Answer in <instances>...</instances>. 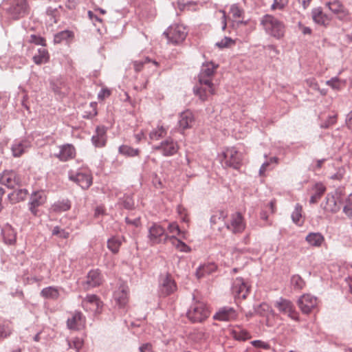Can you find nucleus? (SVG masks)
Listing matches in <instances>:
<instances>
[{
  "instance_id": "ddd939ff",
  "label": "nucleus",
  "mask_w": 352,
  "mask_h": 352,
  "mask_svg": "<svg viewBox=\"0 0 352 352\" xmlns=\"http://www.w3.org/2000/svg\"><path fill=\"white\" fill-rule=\"evenodd\" d=\"M0 183L9 188H14L21 185V179L13 170L4 171L0 175Z\"/></svg>"
},
{
  "instance_id": "20e7f679",
  "label": "nucleus",
  "mask_w": 352,
  "mask_h": 352,
  "mask_svg": "<svg viewBox=\"0 0 352 352\" xmlns=\"http://www.w3.org/2000/svg\"><path fill=\"white\" fill-rule=\"evenodd\" d=\"M170 236L166 232L165 229L158 223H153L148 228L147 238L151 245L165 244L169 241Z\"/></svg>"
},
{
  "instance_id": "3c124183",
  "label": "nucleus",
  "mask_w": 352,
  "mask_h": 352,
  "mask_svg": "<svg viewBox=\"0 0 352 352\" xmlns=\"http://www.w3.org/2000/svg\"><path fill=\"white\" fill-rule=\"evenodd\" d=\"M52 235L58 236L62 239H67L69 233L64 229H61L59 226H55L52 230Z\"/></svg>"
},
{
  "instance_id": "f03ea898",
  "label": "nucleus",
  "mask_w": 352,
  "mask_h": 352,
  "mask_svg": "<svg viewBox=\"0 0 352 352\" xmlns=\"http://www.w3.org/2000/svg\"><path fill=\"white\" fill-rule=\"evenodd\" d=\"M210 311L206 305L202 301H195L189 307L186 316L193 323L202 322L208 318Z\"/></svg>"
},
{
  "instance_id": "a878e982",
  "label": "nucleus",
  "mask_w": 352,
  "mask_h": 352,
  "mask_svg": "<svg viewBox=\"0 0 352 352\" xmlns=\"http://www.w3.org/2000/svg\"><path fill=\"white\" fill-rule=\"evenodd\" d=\"M305 240L311 246L320 247L324 241V237L320 232H310Z\"/></svg>"
},
{
  "instance_id": "72a5a7b5",
  "label": "nucleus",
  "mask_w": 352,
  "mask_h": 352,
  "mask_svg": "<svg viewBox=\"0 0 352 352\" xmlns=\"http://www.w3.org/2000/svg\"><path fill=\"white\" fill-rule=\"evenodd\" d=\"M228 217V212L224 210H218L215 212L210 217V221L212 227L222 221L223 223Z\"/></svg>"
},
{
  "instance_id": "864d4df0",
  "label": "nucleus",
  "mask_w": 352,
  "mask_h": 352,
  "mask_svg": "<svg viewBox=\"0 0 352 352\" xmlns=\"http://www.w3.org/2000/svg\"><path fill=\"white\" fill-rule=\"evenodd\" d=\"M325 161L326 159L324 158L313 161L311 164L309 165V169L311 171L316 172L321 168L323 163Z\"/></svg>"
},
{
  "instance_id": "052dcab7",
  "label": "nucleus",
  "mask_w": 352,
  "mask_h": 352,
  "mask_svg": "<svg viewBox=\"0 0 352 352\" xmlns=\"http://www.w3.org/2000/svg\"><path fill=\"white\" fill-rule=\"evenodd\" d=\"M251 344H252V346H254V347H256V348H261V349H270V345L268 343L263 342L259 340H253L251 342Z\"/></svg>"
},
{
  "instance_id": "ea45409f",
  "label": "nucleus",
  "mask_w": 352,
  "mask_h": 352,
  "mask_svg": "<svg viewBox=\"0 0 352 352\" xmlns=\"http://www.w3.org/2000/svg\"><path fill=\"white\" fill-rule=\"evenodd\" d=\"M326 85H329L334 90L339 91L345 86V81L337 77H334L327 80Z\"/></svg>"
},
{
  "instance_id": "f257e3e1",
  "label": "nucleus",
  "mask_w": 352,
  "mask_h": 352,
  "mask_svg": "<svg viewBox=\"0 0 352 352\" xmlns=\"http://www.w3.org/2000/svg\"><path fill=\"white\" fill-rule=\"evenodd\" d=\"M261 24L265 31L275 38L280 39L284 37L285 25L275 16L270 14L263 16L261 19Z\"/></svg>"
},
{
  "instance_id": "69168bd1",
  "label": "nucleus",
  "mask_w": 352,
  "mask_h": 352,
  "mask_svg": "<svg viewBox=\"0 0 352 352\" xmlns=\"http://www.w3.org/2000/svg\"><path fill=\"white\" fill-rule=\"evenodd\" d=\"M19 10L15 8L14 10L18 12L19 14H21L25 12L26 10V3L25 0H21L20 6L18 4Z\"/></svg>"
},
{
  "instance_id": "e2e57ef3",
  "label": "nucleus",
  "mask_w": 352,
  "mask_h": 352,
  "mask_svg": "<svg viewBox=\"0 0 352 352\" xmlns=\"http://www.w3.org/2000/svg\"><path fill=\"white\" fill-rule=\"evenodd\" d=\"M120 153L121 154H137L138 151L131 148V147L126 146V145H122L120 147Z\"/></svg>"
},
{
  "instance_id": "c9c22d12",
  "label": "nucleus",
  "mask_w": 352,
  "mask_h": 352,
  "mask_svg": "<svg viewBox=\"0 0 352 352\" xmlns=\"http://www.w3.org/2000/svg\"><path fill=\"white\" fill-rule=\"evenodd\" d=\"M168 241L180 252H188L190 251V248L175 235H171Z\"/></svg>"
},
{
  "instance_id": "423d86ee",
  "label": "nucleus",
  "mask_w": 352,
  "mask_h": 352,
  "mask_svg": "<svg viewBox=\"0 0 352 352\" xmlns=\"http://www.w3.org/2000/svg\"><path fill=\"white\" fill-rule=\"evenodd\" d=\"M274 307L280 313L287 314L291 319L299 321L298 313L296 311L294 304L289 300L280 297L274 302Z\"/></svg>"
},
{
  "instance_id": "5fc2aeb1",
  "label": "nucleus",
  "mask_w": 352,
  "mask_h": 352,
  "mask_svg": "<svg viewBox=\"0 0 352 352\" xmlns=\"http://www.w3.org/2000/svg\"><path fill=\"white\" fill-rule=\"evenodd\" d=\"M29 42L34 43L36 45H40L42 46L46 45L45 39L40 36H37L35 34L30 35Z\"/></svg>"
},
{
  "instance_id": "774afa93",
  "label": "nucleus",
  "mask_w": 352,
  "mask_h": 352,
  "mask_svg": "<svg viewBox=\"0 0 352 352\" xmlns=\"http://www.w3.org/2000/svg\"><path fill=\"white\" fill-rule=\"evenodd\" d=\"M140 352H154L152 349V345L150 343L142 344L139 348Z\"/></svg>"
},
{
  "instance_id": "680f3d73",
  "label": "nucleus",
  "mask_w": 352,
  "mask_h": 352,
  "mask_svg": "<svg viewBox=\"0 0 352 352\" xmlns=\"http://www.w3.org/2000/svg\"><path fill=\"white\" fill-rule=\"evenodd\" d=\"M76 152L75 148L72 144L63 145L60 154H73Z\"/></svg>"
},
{
  "instance_id": "de8ad7c7",
  "label": "nucleus",
  "mask_w": 352,
  "mask_h": 352,
  "mask_svg": "<svg viewBox=\"0 0 352 352\" xmlns=\"http://www.w3.org/2000/svg\"><path fill=\"white\" fill-rule=\"evenodd\" d=\"M235 44V41L230 37H225L219 42L216 43V45L219 48L230 47Z\"/></svg>"
},
{
  "instance_id": "0eeeda50",
  "label": "nucleus",
  "mask_w": 352,
  "mask_h": 352,
  "mask_svg": "<svg viewBox=\"0 0 352 352\" xmlns=\"http://www.w3.org/2000/svg\"><path fill=\"white\" fill-rule=\"evenodd\" d=\"M224 227L234 234L241 233L245 228V222L241 212L231 214L230 223L224 222Z\"/></svg>"
},
{
  "instance_id": "f3484780",
  "label": "nucleus",
  "mask_w": 352,
  "mask_h": 352,
  "mask_svg": "<svg viewBox=\"0 0 352 352\" xmlns=\"http://www.w3.org/2000/svg\"><path fill=\"white\" fill-rule=\"evenodd\" d=\"M298 305L303 314H309L316 306L317 299L310 294H304L298 300Z\"/></svg>"
},
{
  "instance_id": "bf43d9fd",
  "label": "nucleus",
  "mask_w": 352,
  "mask_h": 352,
  "mask_svg": "<svg viewBox=\"0 0 352 352\" xmlns=\"http://www.w3.org/2000/svg\"><path fill=\"white\" fill-rule=\"evenodd\" d=\"M12 333V329L6 325H0V339L8 337Z\"/></svg>"
},
{
  "instance_id": "2f4dec72",
  "label": "nucleus",
  "mask_w": 352,
  "mask_h": 352,
  "mask_svg": "<svg viewBox=\"0 0 352 352\" xmlns=\"http://www.w3.org/2000/svg\"><path fill=\"white\" fill-rule=\"evenodd\" d=\"M314 193L310 197L309 203L313 204L317 203L326 190L325 186L321 183H317L314 187Z\"/></svg>"
},
{
  "instance_id": "cd10ccee",
  "label": "nucleus",
  "mask_w": 352,
  "mask_h": 352,
  "mask_svg": "<svg viewBox=\"0 0 352 352\" xmlns=\"http://www.w3.org/2000/svg\"><path fill=\"white\" fill-rule=\"evenodd\" d=\"M217 270V266L213 263H209L199 266L197 270L195 275L197 278H201L206 275L210 274Z\"/></svg>"
},
{
  "instance_id": "4be33fe9",
  "label": "nucleus",
  "mask_w": 352,
  "mask_h": 352,
  "mask_svg": "<svg viewBox=\"0 0 352 352\" xmlns=\"http://www.w3.org/2000/svg\"><path fill=\"white\" fill-rule=\"evenodd\" d=\"M1 234L5 243L13 245L16 243V232L9 223L5 224L1 228Z\"/></svg>"
},
{
  "instance_id": "0e129e2a",
  "label": "nucleus",
  "mask_w": 352,
  "mask_h": 352,
  "mask_svg": "<svg viewBox=\"0 0 352 352\" xmlns=\"http://www.w3.org/2000/svg\"><path fill=\"white\" fill-rule=\"evenodd\" d=\"M125 222L128 225H132L137 228L140 225V218L138 217L132 220L126 217H125Z\"/></svg>"
},
{
  "instance_id": "e433bc0d",
  "label": "nucleus",
  "mask_w": 352,
  "mask_h": 352,
  "mask_svg": "<svg viewBox=\"0 0 352 352\" xmlns=\"http://www.w3.org/2000/svg\"><path fill=\"white\" fill-rule=\"evenodd\" d=\"M278 158L276 157H270L263 163L260 169L259 175H263L265 171L271 170L278 164Z\"/></svg>"
},
{
  "instance_id": "4468645a",
  "label": "nucleus",
  "mask_w": 352,
  "mask_h": 352,
  "mask_svg": "<svg viewBox=\"0 0 352 352\" xmlns=\"http://www.w3.org/2000/svg\"><path fill=\"white\" fill-rule=\"evenodd\" d=\"M195 94L199 97L202 102L208 100L210 96L216 94V87L213 82L209 85H197L194 88Z\"/></svg>"
},
{
  "instance_id": "6e6552de",
  "label": "nucleus",
  "mask_w": 352,
  "mask_h": 352,
  "mask_svg": "<svg viewBox=\"0 0 352 352\" xmlns=\"http://www.w3.org/2000/svg\"><path fill=\"white\" fill-rule=\"evenodd\" d=\"M81 305L85 311L100 313L103 303L96 294H88L81 301Z\"/></svg>"
},
{
  "instance_id": "dca6fc26",
  "label": "nucleus",
  "mask_w": 352,
  "mask_h": 352,
  "mask_svg": "<svg viewBox=\"0 0 352 352\" xmlns=\"http://www.w3.org/2000/svg\"><path fill=\"white\" fill-rule=\"evenodd\" d=\"M47 197L43 191H34L32 193L29 201V210L34 214H37V208L43 205L46 201Z\"/></svg>"
},
{
  "instance_id": "9d476101",
  "label": "nucleus",
  "mask_w": 352,
  "mask_h": 352,
  "mask_svg": "<svg viewBox=\"0 0 352 352\" xmlns=\"http://www.w3.org/2000/svg\"><path fill=\"white\" fill-rule=\"evenodd\" d=\"M177 289V284L170 274H167L162 278L159 286V293L161 296L166 297L173 294Z\"/></svg>"
},
{
  "instance_id": "5701e85b",
  "label": "nucleus",
  "mask_w": 352,
  "mask_h": 352,
  "mask_svg": "<svg viewBox=\"0 0 352 352\" xmlns=\"http://www.w3.org/2000/svg\"><path fill=\"white\" fill-rule=\"evenodd\" d=\"M311 16L314 21L321 25H327L330 21L331 18L325 13L323 12L321 8H316L311 11Z\"/></svg>"
},
{
  "instance_id": "603ef678",
  "label": "nucleus",
  "mask_w": 352,
  "mask_h": 352,
  "mask_svg": "<svg viewBox=\"0 0 352 352\" xmlns=\"http://www.w3.org/2000/svg\"><path fill=\"white\" fill-rule=\"evenodd\" d=\"M69 345L70 348H73L79 352L83 346V340L81 338H75L71 342H69Z\"/></svg>"
},
{
  "instance_id": "473e14b6",
  "label": "nucleus",
  "mask_w": 352,
  "mask_h": 352,
  "mask_svg": "<svg viewBox=\"0 0 352 352\" xmlns=\"http://www.w3.org/2000/svg\"><path fill=\"white\" fill-rule=\"evenodd\" d=\"M50 59L48 51L45 49H39L38 54L33 56V61L36 65L47 63Z\"/></svg>"
},
{
  "instance_id": "09e8293b",
  "label": "nucleus",
  "mask_w": 352,
  "mask_h": 352,
  "mask_svg": "<svg viewBox=\"0 0 352 352\" xmlns=\"http://www.w3.org/2000/svg\"><path fill=\"white\" fill-rule=\"evenodd\" d=\"M234 338L237 340L245 341L250 338V333L246 330H241L237 331H233Z\"/></svg>"
},
{
  "instance_id": "13d9d810",
  "label": "nucleus",
  "mask_w": 352,
  "mask_h": 352,
  "mask_svg": "<svg viewBox=\"0 0 352 352\" xmlns=\"http://www.w3.org/2000/svg\"><path fill=\"white\" fill-rule=\"evenodd\" d=\"M111 94V91L107 87H103L98 94V98L100 100H104L105 98H109Z\"/></svg>"
},
{
  "instance_id": "412c9836",
  "label": "nucleus",
  "mask_w": 352,
  "mask_h": 352,
  "mask_svg": "<svg viewBox=\"0 0 352 352\" xmlns=\"http://www.w3.org/2000/svg\"><path fill=\"white\" fill-rule=\"evenodd\" d=\"M219 161L223 167L239 168L241 164V155H219Z\"/></svg>"
},
{
  "instance_id": "393cba45",
  "label": "nucleus",
  "mask_w": 352,
  "mask_h": 352,
  "mask_svg": "<svg viewBox=\"0 0 352 352\" xmlns=\"http://www.w3.org/2000/svg\"><path fill=\"white\" fill-rule=\"evenodd\" d=\"M195 121L194 116L190 111H186L180 114L179 120V128L182 130L190 129L192 127Z\"/></svg>"
},
{
  "instance_id": "b1692460",
  "label": "nucleus",
  "mask_w": 352,
  "mask_h": 352,
  "mask_svg": "<svg viewBox=\"0 0 352 352\" xmlns=\"http://www.w3.org/2000/svg\"><path fill=\"white\" fill-rule=\"evenodd\" d=\"M85 318L80 311H76L72 318L67 320V325L69 329H78L80 327L84 325Z\"/></svg>"
},
{
  "instance_id": "39448f33",
  "label": "nucleus",
  "mask_w": 352,
  "mask_h": 352,
  "mask_svg": "<svg viewBox=\"0 0 352 352\" xmlns=\"http://www.w3.org/2000/svg\"><path fill=\"white\" fill-rule=\"evenodd\" d=\"M104 281L103 275L99 269H92L88 272L81 286L85 291L100 287Z\"/></svg>"
},
{
  "instance_id": "a19ab883",
  "label": "nucleus",
  "mask_w": 352,
  "mask_h": 352,
  "mask_svg": "<svg viewBox=\"0 0 352 352\" xmlns=\"http://www.w3.org/2000/svg\"><path fill=\"white\" fill-rule=\"evenodd\" d=\"M152 64L155 67H158V63L155 60H151L148 58H146L144 60H136L133 63L134 69L136 72H140L142 69L144 65Z\"/></svg>"
},
{
  "instance_id": "c03bdc74",
  "label": "nucleus",
  "mask_w": 352,
  "mask_h": 352,
  "mask_svg": "<svg viewBox=\"0 0 352 352\" xmlns=\"http://www.w3.org/2000/svg\"><path fill=\"white\" fill-rule=\"evenodd\" d=\"M120 204L126 210H132L134 208V201L131 196L124 195L120 199Z\"/></svg>"
},
{
  "instance_id": "6ab92c4d",
  "label": "nucleus",
  "mask_w": 352,
  "mask_h": 352,
  "mask_svg": "<svg viewBox=\"0 0 352 352\" xmlns=\"http://www.w3.org/2000/svg\"><path fill=\"white\" fill-rule=\"evenodd\" d=\"M325 5L340 19H344L349 16L348 10L340 0L327 1Z\"/></svg>"
},
{
  "instance_id": "79ce46f5",
  "label": "nucleus",
  "mask_w": 352,
  "mask_h": 352,
  "mask_svg": "<svg viewBox=\"0 0 352 352\" xmlns=\"http://www.w3.org/2000/svg\"><path fill=\"white\" fill-rule=\"evenodd\" d=\"M166 134V129L162 126H158L150 133L149 136L151 140H158L160 138L165 136Z\"/></svg>"
},
{
  "instance_id": "49530a36",
  "label": "nucleus",
  "mask_w": 352,
  "mask_h": 352,
  "mask_svg": "<svg viewBox=\"0 0 352 352\" xmlns=\"http://www.w3.org/2000/svg\"><path fill=\"white\" fill-rule=\"evenodd\" d=\"M302 206L299 204H297L292 214V219L294 223L298 224L300 222L302 217Z\"/></svg>"
},
{
  "instance_id": "338daca9",
  "label": "nucleus",
  "mask_w": 352,
  "mask_h": 352,
  "mask_svg": "<svg viewBox=\"0 0 352 352\" xmlns=\"http://www.w3.org/2000/svg\"><path fill=\"white\" fill-rule=\"evenodd\" d=\"M152 183L156 188H162V183L156 174H155L153 177Z\"/></svg>"
},
{
  "instance_id": "f704fd0d",
  "label": "nucleus",
  "mask_w": 352,
  "mask_h": 352,
  "mask_svg": "<svg viewBox=\"0 0 352 352\" xmlns=\"http://www.w3.org/2000/svg\"><path fill=\"white\" fill-rule=\"evenodd\" d=\"M244 16V10L237 4H233L230 6L229 11V17H231L233 21H237L243 19Z\"/></svg>"
},
{
  "instance_id": "1a4fd4ad",
  "label": "nucleus",
  "mask_w": 352,
  "mask_h": 352,
  "mask_svg": "<svg viewBox=\"0 0 352 352\" xmlns=\"http://www.w3.org/2000/svg\"><path fill=\"white\" fill-rule=\"evenodd\" d=\"M232 293L235 298L245 299L250 293V287L243 278H236L232 285Z\"/></svg>"
},
{
  "instance_id": "bb28decb",
  "label": "nucleus",
  "mask_w": 352,
  "mask_h": 352,
  "mask_svg": "<svg viewBox=\"0 0 352 352\" xmlns=\"http://www.w3.org/2000/svg\"><path fill=\"white\" fill-rule=\"evenodd\" d=\"M124 241V236H113L107 240V248L113 254H117Z\"/></svg>"
},
{
  "instance_id": "a18cd8bd",
  "label": "nucleus",
  "mask_w": 352,
  "mask_h": 352,
  "mask_svg": "<svg viewBox=\"0 0 352 352\" xmlns=\"http://www.w3.org/2000/svg\"><path fill=\"white\" fill-rule=\"evenodd\" d=\"M97 133H98V135H100V138L94 136L92 140L96 146H102L104 145V141L102 138V135L105 133L104 128L103 127H98Z\"/></svg>"
},
{
  "instance_id": "7ed1b4c3",
  "label": "nucleus",
  "mask_w": 352,
  "mask_h": 352,
  "mask_svg": "<svg viewBox=\"0 0 352 352\" xmlns=\"http://www.w3.org/2000/svg\"><path fill=\"white\" fill-rule=\"evenodd\" d=\"M164 34L167 38L168 43L173 45H179L185 41L188 35V30L183 24L174 23L167 28Z\"/></svg>"
},
{
  "instance_id": "c756f323",
  "label": "nucleus",
  "mask_w": 352,
  "mask_h": 352,
  "mask_svg": "<svg viewBox=\"0 0 352 352\" xmlns=\"http://www.w3.org/2000/svg\"><path fill=\"white\" fill-rule=\"evenodd\" d=\"M40 294L43 298L50 300H57L60 296L58 287L53 286H49L43 288Z\"/></svg>"
},
{
  "instance_id": "aec40b11",
  "label": "nucleus",
  "mask_w": 352,
  "mask_h": 352,
  "mask_svg": "<svg viewBox=\"0 0 352 352\" xmlns=\"http://www.w3.org/2000/svg\"><path fill=\"white\" fill-rule=\"evenodd\" d=\"M128 287L121 285L113 294L114 299L120 307H124L128 302Z\"/></svg>"
},
{
  "instance_id": "58836bf2",
  "label": "nucleus",
  "mask_w": 352,
  "mask_h": 352,
  "mask_svg": "<svg viewBox=\"0 0 352 352\" xmlns=\"http://www.w3.org/2000/svg\"><path fill=\"white\" fill-rule=\"evenodd\" d=\"M74 38V33L69 30L62 31L56 34L54 36V42L60 43L63 41H70Z\"/></svg>"
},
{
  "instance_id": "6e6d98bb",
  "label": "nucleus",
  "mask_w": 352,
  "mask_h": 352,
  "mask_svg": "<svg viewBox=\"0 0 352 352\" xmlns=\"http://www.w3.org/2000/svg\"><path fill=\"white\" fill-rule=\"evenodd\" d=\"M167 230L170 234H172V235H175V236L176 235H179L181 234V230L176 222L170 223Z\"/></svg>"
},
{
  "instance_id": "7c9ffc66",
  "label": "nucleus",
  "mask_w": 352,
  "mask_h": 352,
  "mask_svg": "<svg viewBox=\"0 0 352 352\" xmlns=\"http://www.w3.org/2000/svg\"><path fill=\"white\" fill-rule=\"evenodd\" d=\"M158 150L160 152H163L164 154H175L178 151V145L172 140H167L162 144Z\"/></svg>"
},
{
  "instance_id": "8fccbe9b",
  "label": "nucleus",
  "mask_w": 352,
  "mask_h": 352,
  "mask_svg": "<svg viewBox=\"0 0 352 352\" xmlns=\"http://www.w3.org/2000/svg\"><path fill=\"white\" fill-rule=\"evenodd\" d=\"M289 0H274L271 6L272 10H283L288 4Z\"/></svg>"
},
{
  "instance_id": "4d7b16f0",
  "label": "nucleus",
  "mask_w": 352,
  "mask_h": 352,
  "mask_svg": "<svg viewBox=\"0 0 352 352\" xmlns=\"http://www.w3.org/2000/svg\"><path fill=\"white\" fill-rule=\"evenodd\" d=\"M337 122V114H333L329 116L327 119L321 124V127L322 128H328L333 124H335Z\"/></svg>"
},
{
  "instance_id": "4c0bfd02",
  "label": "nucleus",
  "mask_w": 352,
  "mask_h": 352,
  "mask_svg": "<svg viewBox=\"0 0 352 352\" xmlns=\"http://www.w3.org/2000/svg\"><path fill=\"white\" fill-rule=\"evenodd\" d=\"M290 283L292 288L294 290H301L305 286V281L304 279L298 274H294L292 276L290 279Z\"/></svg>"
},
{
  "instance_id": "9b49d317",
  "label": "nucleus",
  "mask_w": 352,
  "mask_h": 352,
  "mask_svg": "<svg viewBox=\"0 0 352 352\" xmlns=\"http://www.w3.org/2000/svg\"><path fill=\"white\" fill-rule=\"evenodd\" d=\"M321 206L326 212H337L340 210L342 206L340 195L337 192H336L335 194H328L326 197L325 203H322Z\"/></svg>"
},
{
  "instance_id": "f8f14e48",
  "label": "nucleus",
  "mask_w": 352,
  "mask_h": 352,
  "mask_svg": "<svg viewBox=\"0 0 352 352\" xmlns=\"http://www.w3.org/2000/svg\"><path fill=\"white\" fill-rule=\"evenodd\" d=\"M217 67L213 63L203 65L199 74V82L200 85H209L212 82L213 76L215 74Z\"/></svg>"
},
{
  "instance_id": "2eb2a0df",
  "label": "nucleus",
  "mask_w": 352,
  "mask_h": 352,
  "mask_svg": "<svg viewBox=\"0 0 352 352\" xmlns=\"http://www.w3.org/2000/svg\"><path fill=\"white\" fill-rule=\"evenodd\" d=\"M238 314L236 311L230 307H221L214 315L213 319L223 322H230L236 319Z\"/></svg>"
},
{
  "instance_id": "c85d7f7f",
  "label": "nucleus",
  "mask_w": 352,
  "mask_h": 352,
  "mask_svg": "<svg viewBox=\"0 0 352 352\" xmlns=\"http://www.w3.org/2000/svg\"><path fill=\"white\" fill-rule=\"evenodd\" d=\"M71 207V201L68 199H63L58 200L53 204L52 206V210L54 212L60 213L70 210Z\"/></svg>"
},
{
  "instance_id": "37998d69",
  "label": "nucleus",
  "mask_w": 352,
  "mask_h": 352,
  "mask_svg": "<svg viewBox=\"0 0 352 352\" xmlns=\"http://www.w3.org/2000/svg\"><path fill=\"white\" fill-rule=\"evenodd\" d=\"M343 212L349 218L352 219V193L344 201Z\"/></svg>"
},
{
  "instance_id": "a211bd4d",
  "label": "nucleus",
  "mask_w": 352,
  "mask_h": 352,
  "mask_svg": "<svg viewBox=\"0 0 352 352\" xmlns=\"http://www.w3.org/2000/svg\"><path fill=\"white\" fill-rule=\"evenodd\" d=\"M69 178L85 190L88 189L92 184V177L88 173L78 172L76 174L69 173Z\"/></svg>"
}]
</instances>
